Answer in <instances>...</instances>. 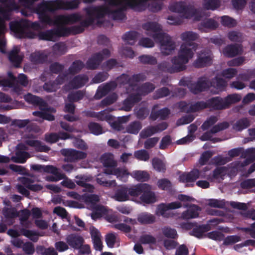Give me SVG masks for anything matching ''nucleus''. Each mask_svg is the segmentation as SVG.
I'll list each match as a JSON object with an SVG mask.
<instances>
[{
  "instance_id": "1",
  "label": "nucleus",
  "mask_w": 255,
  "mask_h": 255,
  "mask_svg": "<svg viewBox=\"0 0 255 255\" xmlns=\"http://www.w3.org/2000/svg\"><path fill=\"white\" fill-rule=\"evenodd\" d=\"M79 0H55L43 2L35 8L34 11L38 15L41 22L49 25L53 24H72L78 21L80 17L78 14H73L67 15H58L52 19L48 12L58 9H72L78 7Z\"/></svg>"
},
{
  "instance_id": "2",
  "label": "nucleus",
  "mask_w": 255,
  "mask_h": 255,
  "mask_svg": "<svg viewBox=\"0 0 255 255\" xmlns=\"http://www.w3.org/2000/svg\"><path fill=\"white\" fill-rule=\"evenodd\" d=\"M195 43H182L178 51V55L172 60V68H168L170 72L180 71L185 69V65L191 59L196 49Z\"/></svg>"
},
{
  "instance_id": "3",
  "label": "nucleus",
  "mask_w": 255,
  "mask_h": 255,
  "mask_svg": "<svg viewBox=\"0 0 255 255\" xmlns=\"http://www.w3.org/2000/svg\"><path fill=\"white\" fill-rule=\"evenodd\" d=\"M84 201L87 204L89 208L93 210L91 214V218L94 220L104 217L109 222H113L117 221L116 217H110L109 215L111 213L110 210H108L105 207L99 205H96V203L99 201V197L95 194L84 197Z\"/></svg>"
},
{
  "instance_id": "4",
  "label": "nucleus",
  "mask_w": 255,
  "mask_h": 255,
  "mask_svg": "<svg viewBox=\"0 0 255 255\" xmlns=\"http://www.w3.org/2000/svg\"><path fill=\"white\" fill-rule=\"evenodd\" d=\"M24 99L29 103L39 106V108L42 111L34 112L33 113L34 116L39 117L42 120L45 119L49 121L54 120V117L49 113H55V110L54 108L45 109L46 103L42 99L30 94L25 95Z\"/></svg>"
},
{
  "instance_id": "5",
  "label": "nucleus",
  "mask_w": 255,
  "mask_h": 255,
  "mask_svg": "<svg viewBox=\"0 0 255 255\" xmlns=\"http://www.w3.org/2000/svg\"><path fill=\"white\" fill-rule=\"evenodd\" d=\"M170 9L180 13L183 18L191 19L194 21L200 20L196 9L192 5L183 2H177L170 6Z\"/></svg>"
},
{
  "instance_id": "6",
  "label": "nucleus",
  "mask_w": 255,
  "mask_h": 255,
  "mask_svg": "<svg viewBox=\"0 0 255 255\" xmlns=\"http://www.w3.org/2000/svg\"><path fill=\"white\" fill-rule=\"evenodd\" d=\"M17 5L13 0H8L0 3V35L5 31L4 23V19H8L9 11L11 10L17 9Z\"/></svg>"
},
{
  "instance_id": "7",
  "label": "nucleus",
  "mask_w": 255,
  "mask_h": 255,
  "mask_svg": "<svg viewBox=\"0 0 255 255\" xmlns=\"http://www.w3.org/2000/svg\"><path fill=\"white\" fill-rule=\"evenodd\" d=\"M160 43V50L164 55L172 53L176 48L177 45L173 39L168 34L163 33L156 40Z\"/></svg>"
},
{
  "instance_id": "8",
  "label": "nucleus",
  "mask_w": 255,
  "mask_h": 255,
  "mask_svg": "<svg viewBox=\"0 0 255 255\" xmlns=\"http://www.w3.org/2000/svg\"><path fill=\"white\" fill-rule=\"evenodd\" d=\"M94 116L96 117L100 120L108 121L112 128L117 130H122L124 128L122 124L127 123L129 120V116H123L119 119L118 122L112 123L111 122L112 117L110 115H108L105 111L99 112L95 114Z\"/></svg>"
},
{
  "instance_id": "9",
  "label": "nucleus",
  "mask_w": 255,
  "mask_h": 255,
  "mask_svg": "<svg viewBox=\"0 0 255 255\" xmlns=\"http://www.w3.org/2000/svg\"><path fill=\"white\" fill-rule=\"evenodd\" d=\"M69 33V30L62 27L58 29H52L40 32L38 36L40 39L55 41L57 36L65 35Z\"/></svg>"
},
{
  "instance_id": "10",
  "label": "nucleus",
  "mask_w": 255,
  "mask_h": 255,
  "mask_svg": "<svg viewBox=\"0 0 255 255\" xmlns=\"http://www.w3.org/2000/svg\"><path fill=\"white\" fill-rule=\"evenodd\" d=\"M128 188L130 200L140 203V196L143 191L148 190L149 187L147 184L141 183L131 186Z\"/></svg>"
},
{
  "instance_id": "11",
  "label": "nucleus",
  "mask_w": 255,
  "mask_h": 255,
  "mask_svg": "<svg viewBox=\"0 0 255 255\" xmlns=\"http://www.w3.org/2000/svg\"><path fill=\"white\" fill-rule=\"evenodd\" d=\"M181 204L178 202H174L167 204H160L157 206L155 214L157 216H161L164 218H169L172 216L170 210L179 208Z\"/></svg>"
},
{
  "instance_id": "12",
  "label": "nucleus",
  "mask_w": 255,
  "mask_h": 255,
  "mask_svg": "<svg viewBox=\"0 0 255 255\" xmlns=\"http://www.w3.org/2000/svg\"><path fill=\"white\" fill-rule=\"evenodd\" d=\"M142 27L145 33L147 35L152 36L155 40L163 33L160 26L156 22H147L143 25Z\"/></svg>"
},
{
  "instance_id": "13",
  "label": "nucleus",
  "mask_w": 255,
  "mask_h": 255,
  "mask_svg": "<svg viewBox=\"0 0 255 255\" xmlns=\"http://www.w3.org/2000/svg\"><path fill=\"white\" fill-rule=\"evenodd\" d=\"M62 153L67 157V160L70 161L84 159L87 156L86 153L72 149H63Z\"/></svg>"
},
{
  "instance_id": "14",
  "label": "nucleus",
  "mask_w": 255,
  "mask_h": 255,
  "mask_svg": "<svg viewBox=\"0 0 255 255\" xmlns=\"http://www.w3.org/2000/svg\"><path fill=\"white\" fill-rule=\"evenodd\" d=\"M167 127V125L165 123H163L155 127H150L142 130L140 133V136L142 138H145L155 133L165 129Z\"/></svg>"
},
{
  "instance_id": "15",
  "label": "nucleus",
  "mask_w": 255,
  "mask_h": 255,
  "mask_svg": "<svg viewBox=\"0 0 255 255\" xmlns=\"http://www.w3.org/2000/svg\"><path fill=\"white\" fill-rule=\"evenodd\" d=\"M205 173L200 172L198 169H194L190 173L183 174L180 176V181L183 182H191L199 177H205Z\"/></svg>"
},
{
  "instance_id": "16",
  "label": "nucleus",
  "mask_w": 255,
  "mask_h": 255,
  "mask_svg": "<svg viewBox=\"0 0 255 255\" xmlns=\"http://www.w3.org/2000/svg\"><path fill=\"white\" fill-rule=\"evenodd\" d=\"M105 173L106 174L115 175L117 178L125 182L127 180L129 175V172L125 168H115L113 170L107 169L105 170Z\"/></svg>"
},
{
  "instance_id": "17",
  "label": "nucleus",
  "mask_w": 255,
  "mask_h": 255,
  "mask_svg": "<svg viewBox=\"0 0 255 255\" xmlns=\"http://www.w3.org/2000/svg\"><path fill=\"white\" fill-rule=\"evenodd\" d=\"M110 54L109 50L105 49L103 51V55L100 54L94 56L89 60L87 62V66L90 69H95L99 64L100 61L104 58L108 57Z\"/></svg>"
},
{
  "instance_id": "18",
  "label": "nucleus",
  "mask_w": 255,
  "mask_h": 255,
  "mask_svg": "<svg viewBox=\"0 0 255 255\" xmlns=\"http://www.w3.org/2000/svg\"><path fill=\"white\" fill-rule=\"evenodd\" d=\"M66 241L67 244L75 249L80 248L84 243L83 238L79 235L70 234L66 237Z\"/></svg>"
},
{
  "instance_id": "19",
  "label": "nucleus",
  "mask_w": 255,
  "mask_h": 255,
  "mask_svg": "<svg viewBox=\"0 0 255 255\" xmlns=\"http://www.w3.org/2000/svg\"><path fill=\"white\" fill-rule=\"evenodd\" d=\"M113 198L116 201L124 202L130 200L128 188L126 186H123L116 191Z\"/></svg>"
},
{
  "instance_id": "20",
  "label": "nucleus",
  "mask_w": 255,
  "mask_h": 255,
  "mask_svg": "<svg viewBox=\"0 0 255 255\" xmlns=\"http://www.w3.org/2000/svg\"><path fill=\"white\" fill-rule=\"evenodd\" d=\"M90 232L95 249L96 250L101 251L102 250L103 246L100 233L98 229H96L94 227H90Z\"/></svg>"
},
{
  "instance_id": "21",
  "label": "nucleus",
  "mask_w": 255,
  "mask_h": 255,
  "mask_svg": "<svg viewBox=\"0 0 255 255\" xmlns=\"http://www.w3.org/2000/svg\"><path fill=\"white\" fill-rule=\"evenodd\" d=\"M179 105L182 110L185 112H195L206 107V104L204 103H197L191 105L181 102L179 103Z\"/></svg>"
},
{
  "instance_id": "22",
  "label": "nucleus",
  "mask_w": 255,
  "mask_h": 255,
  "mask_svg": "<svg viewBox=\"0 0 255 255\" xmlns=\"http://www.w3.org/2000/svg\"><path fill=\"white\" fill-rule=\"evenodd\" d=\"M149 188L145 191H143L140 196V203L151 204L157 201V198L155 193L151 191V187L148 185Z\"/></svg>"
},
{
  "instance_id": "23",
  "label": "nucleus",
  "mask_w": 255,
  "mask_h": 255,
  "mask_svg": "<svg viewBox=\"0 0 255 255\" xmlns=\"http://www.w3.org/2000/svg\"><path fill=\"white\" fill-rule=\"evenodd\" d=\"M101 161L106 167L105 170L107 169L113 170L117 166V162L115 160L114 156L111 153H105L101 157Z\"/></svg>"
},
{
  "instance_id": "24",
  "label": "nucleus",
  "mask_w": 255,
  "mask_h": 255,
  "mask_svg": "<svg viewBox=\"0 0 255 255\" xmlns=\"http://www.w3.org/2000/svg\"><path fill=\"white\" fill-rule=\"evenodd\" d=\"M19 181L25 187L33 191H38L42 189V187L39 184H33L34 180L32 177H23L18 178Z\"/></svg>"
},
{
  "instance_id": "25",
  "label": "nucleus",
  "mask_w": 255,
  "mask_h": 255,
  "mask_svg": "<svg viewBox=\"0 0 255 255\" xmlns=\"http://www.w3.org/2000/svg\"><path fill=\"white\" fill-rule=\"evenodd\" d=\"M200 208L195 205L189 206L187 210L182 214V218L184 219H190L196 218L199 215Z\"/></svg>"
},
{
  "instance_id": "26",
  "label": "nucleus",
  "mask_w": 255,
  "mask_h": 255,
  "mask_svg": "<svg viewBox=\"0 0 255 255\" xmlns=\"http://www.w3.org/2000/svg\"><path fill=\"white\" fill-rule=\"evenodd\" d=\"M211 61L212 58L209 53H202L195 62V65L197 67H201L209 65Z\"/></svg>"
},
{
  "instance_id": "27",
  "label": "nucleus",
  "mask_w": 255,
  "mask_h": 255,
  "mask_svg": "<svg viewBox=\"0 0 255 255\" xmlns=\"http://www.w3.org/2000/svg\"><path fill=\"white\" fill-rule=\"evenodd\" d=\"M242 51V48L238 45H229L223 50V54L227 57H231L240 54Z\"/></svg>"
},
{
  "instance_id": "28",
  "label": "nucleus",
  "mask_w": 255,
  "mask_h": 255,
  "mask_svg": "<svg viewBox=\"0 0 255 255\" xmlns=\"http://www.w3.org/2000/svg\"><path fill=\"white\" fill-rule=\"evenodd\" d=\"M209 87V83L206 78L200 79L196 85H192L191 87V91L195 94L206 90Z\"/></svg>"
},
{
  "instance_id": "29",
  "label": "nucleus",
  "mask_w": 255,
  "mask_h": 255,
  "mask_svg": "<svg viewBox=\"0 0 255 255\" xmlns=\"http://www.w3.org/2000/svg\"><path fill=\"white\" fill-rule=\"evenodd\" d=\"M76 183L78 185L83 186L85 188L84 190L85 191L93 192L94 187L93 185L86 183V182L89 181L91 180V177H87L85 176H77Z\"/></svg>"
},
{
  "instance_id": "30",
  "label": "nucleus",
  "mask_w": 255,
  "mask_h": 255,
  "mask_svg": "<svg viewBox=\"0 0 255 255\" xmlns=\"http://www.w3.org/2000/svg\"><path fill=\"white\" fill-rule=\"evenodd\" d=\"M9 59L14 66H18L22 59V56L19 54V48L18 47H14L10 52Z\"/></svg>"
},
{
  "instance_id": "31",
  "label": "nucleus",
  "mask_w": 255,
  "mask_h": 255,
  "mask_svg": "<svg viewBox=\"0 0 255 255\" xmlns=\"http://www.w3.org/2000/svg\"><path fill=\"white\" fill-rule=\"evenodd\" d=\"M63 81L64 77L61 75L59 76L55 82L46 83L44 86V89L49 92H54L59 88V85L63 83Z\"/></svg>"
},
{
  "instance_id": "32",
  "label": "nucleus",
  "mask_w": 255,
  "mask_h": 255,
  "mask_svg": "<svg viewBox=\"0 0 255 255\" xmlns=\"http://www.w3.org/2000/svg\"><path fill=\"white\" fill-rule=\"evenodd\" d=\"M227 173L228 169L227 168L225 167H219L214 171L212 177H208V179L211 180L216 179L220 181L224 179Z\"/></svg>"
},
{
  "instance_id": "33",
  "label": "nucleus",
  "mask_w": 255,
  "mask_h": 255,
  "mask_svg": "<svg viewBox=\"0 0 255 255\" xmlns=\"http://www.w3.org/2000/svg\"><path fill=\"white\" fill-rule=\"evenodd\" d=\"M26 142L29 145L33 147L37 151L46 152L49 150L48 147L42 144L40 141L37 140L28 139L26 141Z\"/></svg>"
},
{
  "instance_id": "34",
  "label": "nucleus",
  "mask_w": 255,
  "mask_h": 255,
  "mask_svg": "<svg viewBox=\"0 0 255 255\" xmlns=\"http://www.w3.org/2000/svg\"><path fill=\"white\" fill-rule=\"evenodd\" d=\"M116 86V84L115 82H113L103 86V87H100L98 89L95 95L96 98L97 99L101 98L104 95L106 94L107 92L114 89Z\"/></svg>"
},
{
  "instance_id": "35",
  "label": "nucleus",
  "mask_w": 255,
  "mask_h": 255,
  "mask_svg": "<svg viewBox=\"0 0 255 255\" xmlns=\"http://www.w3.org/2000/svg\"><path fill=\"white\" fill-rule=\"evenodd\" d=\"M88 81V78L85 76H78L75 77L70 83L69 89L72 88H78L83 86Z\"/></svg>"
},
{
  "instance_id": "36",
  "label": "nucleus",
  "mask_w": 255,
  "mask_h": 255,
  "mask_svg": "<svg viewBox=\"0 0 255 255\" xmlns=\"http://www.w3.org/2000/svg\"><path fill=\"white\" fill-rule=\"evenodd\" d=\"M180 37L182 41L188 42V43H191L190 42L196 40L199 37L196 33L191 31L182 32Z\"/></svg>"
},
{
  "instance_id": "37",
  "label": "nucleus",
  "mask_w": 255,
  "mask_h": 255,
  "mask_svg": "<svg viewBox=\"0 0 255 255\" xmlns=\"http://www.w3.org/2000/svg\"><path fill=\"white\" fill-rule=\"evenodd\" d=\"M140 100V97L139 96L132 95L124 101L122 109L126 111H130L134 103L138 102Z\"/></svg>"
},
{
  "instance_id": "38",
  "label": "nucleus",
  "mask_w": 255,
  "mask_h": 255,
  "mask_svg": "<svg viewBox=\"0 0 255 255\" xmlns=\"http://www.w3.org/2000/svg\"><path fill=\"white\" fill-rule=\"evenodd\" d=\"M29 157V155L27 152L17 151L15 156L11 157V160L16 163H23L25 162L26 159Z\"/></svg>"
},
{
  "instance_id": "39",
  "label": "nucleus",
  "mask_w": 255,
  "mask_h": 255,
  "mask_svg": "<svg viewBox=\"0 0 255 255\" xmlns=\"http://www.w3.org/2000/svg\"><path fill=\"white\" fill-rule=\"evenodd\" d=\"M137 220L141 224H151L155 222V217L153 215L144 213L138 215Z\"/></svg>"
},
{
  "instance_id": "40",
  "label": "nucleus",
  "mask_w": 255,
  "mask_h": 255,
  "mask_svg": "<svg viewBox=\"0 0 255 255\" xmlns=\"http://www.w3.org/2000/svg\"><path fill=\"white\" fill-rule=\"evenodd\" d=\"M210 104L211 107L216 109L221 110L226 109L224 99L219 97L214 98L210 100Z\"/></svg>"
},
{
  "instance_id": "41",
  "label": "nucleus",
  "mask_w": 255,
  "mask_h": 255,
  "mask_svg": "<svg viewBox=\"0 0 255 255\" xmlns=\"http://www.w3.org/2000/svg\"><path fill=\"white\" fill-rule=\"evenodd\" d=\"M131 176L139 181H145L148 179L149 174L144 171H134L131 174Z\"/></svg>"
},
{
  "instance_id": "42",
  "label": "nucleus",
  "mask_w": 255,
  "mask_h": 255,
  "mask_svg": "<svg viewBox=\"0 0 255 255\" xmlns=\"http://www.w3.org/2000/svg\"><path fill=\"white\" fill-rule=\"evenodd\" d=\"M250 123L247 119H243L236 122L233 125L234 129L237 131H240L248 128Z\"/></svg>"
},
{
  "instance_id": "43",
  "label": "nucleus",
  "mask_w": 255,
  "mask_h": 255,
  "mask_svg": "<svg viewBox=\"0 0 255 255\" xmlns=\"http://www.w3.org/2000/svg\"><path fill=\"white\" fill-rule=\"evenodd\" d=\"M18 213V216H19V220L21 224L24 227H28L29 223L28 222H26V221L30 216V213L29 211L25 209L21 211L19 213Z\"/></svg>"
},
{
  "instance_id": "44",
  "label": "nucleus",
  "mask_w": 255,
  "mask_h": 255,
  "mask_svg": "<svg viewBox=\"0 0 255 255\" xmlns=\"http://www.w3.org/2000/svg\"><path fill=\"white\" fill-rule=\"evenodd\" d=\"M226 82L219 77H216V79L211 83V86L216 88L217 91H214L215 93H218L222 91L224 87L226 86Z\"/></svg>"
},
{
  "instance_id": "45",
  "label": "nucleus",
  "mask_w": 255,
  "mask_h": 255,
  "mask_svg": "<svg viewBox=\"0 0 255 255\" xmlns=\"http://www.w3.org/2000/svg\"><path fill=\"white\" fill-rule=\"evenodd\" d=\"M203 7L206 9L214 10L220 6L219 0H204Z\"/></svg>"
},
{
  "instance_id": "46",
  "label": "nucleus",
  "mask_w": 255,
  "mask_h": 255,
  "mask_svg": "<svg viewBox=\"0 0 255 255\" xmlns=\"http://www.w3.org/2000/svg\"><path fill=\"white\" fill-rule=\"evenodd\" d=\"M152 163L154 169L157 171H164L166 169L165 163L158 158H153L152 160Z\"/></svg>"
},
{
  "instance_id": "47",
  "label": "nucleus",
  "mask_w": 255,
  "mask_h": 255,
  "mask_svg": "<svg viewBox=\"0 0 255 255\" xmlns=\"http://www.w3.org/2000/svg\"><path fill=\"white\" fill-rule=\"evenodd\" d=\"M3 215L7 219H13L18 215V213L14 208L5 207L3 209Z\"/></svg>"
},
{
  "instance_id": "48",
  "label": "nucleus",
  "mask_w": 255,
  "mask_h": 255,
  "mask_svg": "<svg viewBox=\"0 0 255 255\" xmlns=\"http://www.w3.org/2000/svg\"><path fill=\"white\" fill-rule=\"evenodd\" d=\"M141 128V124L137 122H135L129 124L127 128V132L137 134Z\"/></svg>"
},
{
  "instance_id": "49",
  "label": "nucleus",
  "mask_w": 255,
  "mask_h": 255,
  "mask_svg": "<svg viewBox=\"0 0 255 255\" xmlns=\"http://www.w3.org/2000/svg\"><path fill=\"white\" fill-rule=\"evenodd\" d=\"M241 99V97L237 94L228 96L224 99L226 108H227L231 104L236 103L239 101Z\"/></svg>"
},
{
  "instance_id": "50",
  "label": "nucleus",
  "mask_w": 255,
  "mask_h": 255,
  "mask_svg": "<svg viewBox=\"0 0 255 255\" xmlns=\"http://www.w3.org/2000/svg\"><path fill=\"white\" fill-rule=\"evenodd\" d=\"M134 156L137 159L144 161L149 159V155L148 152L144 149L136 151L134 153Z\"/></svg>"
},
{
  "instance_id": "51",
  "label": "nucleus",
  "mask_w": 255,
  "mask_h": 255,
  "mask_svg": "<svg viewBox=\"0 0 255 255\" xmlns=\"http://www.w3.org/2000/svg\"><path fill=\"white\" fill-rule=\"evenodd\" d=\"M139 242L143 244H154L156 243V239L150 235L145 234L140 237Z\"/></svg>"
},
{
  "instance_id": "52",
  "label": "nucleus",
  "mask_w": 255,
  "mask_h": 255,
  "mask_svg": "<svg viewBox=\"0 0 255 255\" xmlns=\"http://www.w3.org/2000/svg\"><path fill=\"white\" fill-rule=\"evenodd\" d=\"M10 30L16 34H21L23 32V29L20 22L18 21H13L10 23Z\"/></svg>"
},
{
  "instance_id": "53",
  "label": "nucleus",
  "mask_w": 255,
  "mask_h": 255,
  "mask_svg": "<svg viewBox=\"0 0 255 255\" xmlns=\"http://www.w3.org/2000/svg\"><path fill=\"white\" fill-rule=\"evenodd\" d=\"M163 235L167 238L175 239L177 237V233L175 229L170 228H164L162 229Z\"/></svg>"
},
{
  "instance_id": "54",
  "label": "nucleus",
  "mask_w": 255,
  "mask_h": 255,
  "mask_svg": "<svg viewBox=\"0 0 255 255\" xmlns=\"http://www.w3.org/2000/svg\"><path fill=\"white\" fill-rule=\"evenodd\" d=\"M21 233L23 236L28 238L30 240L34 242H36L38 240V235L35 232L23 229L21 230Z\"/></svg>"
},
{
  "instance_id": "55",
  "label": "nucleus",
  "mask_w": 255,
  "mask_h": 255,
  "mask_svg": "<svg viewBox=\"0 0 255 255\" xmlns=\"http://www.w3.org/2000/svg\"><path fill=\"white\" fill-rule=\"evenodd\" d=\"M31 60L34 63H37L44 61L45 55L40 52H35L31 55Z\"/></svg>"
},
{
  "instance_id": "56",
  "label": "nucleus",
  "mask_w": 255,
  "mask_h": 255,
  "mask_svg": "<svg viewBox=\"0 0 255 255\" xmlns=\"http://www.w3.org/2000/svg\"><path fill=\"white\" fill-rule=\"evenodd\" d=\"M138 58L139 61L144 64H154L156 63V59L151 56L142 55Z\"/></svg>"
},
{
  "instance_id": "57",
  "label": "nucleus",
  "mask_w": 255,
  "mask_h": 255,
  "mask_svg": "<svg viewBox=\"0 0 255 255\" xmlns=\"http://www.w3.org/2000/svg\"><path fill=\"white\" fill-rule=\"evenodd\" d=\"M83 67V64L82 62L78 61L73 63L72 66L69 68V71L72 74L79 71Z\"/></svg>"
},
{
  "instance_id": "58",
  "label": "nucleus",
  "mask_w": 255,
  "mask_h": 255,
  "mask_svg": "<svg viewBox=\"0 0 255 255\" xmlns=\"http://www.w3.org/2000/svg\"><path fill=\"white\" fill-rule=\"evenodd\" d=\"M117 237L113 233L108 234L106 237V241L109 247L113 248L116 242Z\"/></svg>"
},
{
  "instance_id": "59",
  "label": "nucleus",
  "mask_w": 255,
  "mask_h": 255,
  "mask_svg": "<svg viewBox=\"0 0 255 255\" xmlns=\"http://www.w3.org/2000/svg\"><path fill=\"white\" fill-rule=\"evenodd\" d=\"M221 23L224 25L230 27L234 26L236 24V22L234 19L227 16L221 17Z\"/></svg>"
},
{
  "instance_id": "60",
  "label": "nucleus",
  "mask_w": 255,
  "mask_h": 255,
  "mask_svg": "<svg viewBox=\"0 0 255 255\" xmlns=\"http://www.w3.org/2000/svg\"><path fill=\"white\" fill-rule=\"evenodd\" d=\"M89 128L92 133L96 135L101 134L102 132L101 127L96 123H90L89 125Z\"/></svg>"
},
{
  "instance_id": "61",
  "label": "nucleus",
  "mask_w": 255,
  "mask_h": 255,
  "mask_svg": "<svg viewBox=\"0 0 255 255\" xmlns=\"http://www.w3.org/2000/svg\"><path fill=\"white\" fill-rule=\"evenodd\" d=\"M154 89V87L152 84H145L139 90L138 93H140L142 95H145L151 92Z\"/></svg>"
},
{
  "instance_id": "62",
  "label": "nucleus",
  "mask_w": 255,
  "mask_h": 255,
  "mask_svg": "<svg viewBox=\"0 0 255 255\" xmlns=\"http://www.w3.org/2000/svg\"><path fill=\"white\" fill-rule=\"evenodd\" d=\"M139 44L144 47L151 48L154 46V42L148 38H142L139 41Z\"/></svg>"
},
{
  "instance_id": "63",
  "label": "nucleus",
  "mask_w": 255,
  "mask_h": 255,
  "mask_svg": "<svg viewBox=\"0 0 255 255\" xmlns=\"http://www.w3.org/2000/svg\"><path fill=\"white\" fill-rule=\"evenodd\" d=\"M237 73L236 69L228 68L224 70L223 72V76L226 79H231L234 77Z\"/></svg>"
},
{
  "instance_id": "64",
  "label": "nucleus",
  "mask_w": 255,
  "mask_h": 255,
  "mask_svg": "<svg viewBox=\"0 0 255 255\" xmlns=\"http://www.w3.org/2000/svg\"><path fill=\"white\" fill-rule=\"evenodd\" d=\"M158 187L163 190H168L171 186V183L167 179H163L158 180Z\"/></svg>"
}]
</instances>
